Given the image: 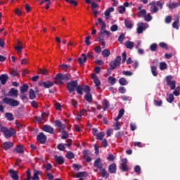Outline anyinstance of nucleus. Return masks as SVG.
<instances>
[{
    "label": "nucleus",
    "mask_w": 180,
    "mask_h": 180,
    "mask_svg": "<svg viewBox=\"0 0 180 180\" xmlns=\"http://www.w3.org/2000/svg\"><path fill=\"white\" fill-rule=\"evenodd\" d=\"M66 86L70 94H72V92L76 89L79 95H84V92L82 91L84 87L81 85H78V80L77 79L68 82Z\"/></svg>",
    "instance_id": "obj_1"
},
{
    "label": "nucleus",
    "mask_w": 180,
    "mask_h": 180,
    "mask_svg": "<svg viewBox=\"0 0 180 180\" xmlns=\"http://www.w3.org/2000/svg\"><path fill=\"white\" fill-rule=\"evenodd\" d=\"M3 103L8 105L9 106H11V108H15L16 106H19L20 105L19 101L11 98L5 97L3 98L2 101H0V112L1 113L5 112V108L4 105H2Z\"/></svg>",
    "instance_id": "obj_2"
},
{
    "label": "nucleus",
    "mask_w": 180,
    "mask_h": 180,
    "mask_svg": "<svg viewBox=\"0 0 180 180\" xmlns=\"http://www.w3.org/2000/svg\"><path fill=\"white\" fill-rule=\"evenodd\" d=\"M71 79V75L68 73H58L55 77V84L56 85H63L64 82H68Z\"/></svg>",
    "instance_id": "obj_3"
},
{
    "label": "nucleus",
    "mask_w": 180,
    "mask_h": 180,
    "mask_svg": "<svg viewBox=\"0 0 180 180\" xmlns=\"http://www.w3.org/2000/svg\"><path fill=\"white\" fill-rule=\"evenodd\" d=\"M55 126L56 127H58V129L60 133L63 134L61 136V139L63 140H67V139H68V137H70V135L68 134L67 131H65V124H63V122H61V121L56 120Z\"/></svg>",
    "instance_id": "obj_4"
},
{
    "label": "nucleus",
    "mask_w": 180,
    "mask_h": 180,
    "mask_svg": "<svg viewBox=\"0 0 180 180\" xmlns=\"http://www.w3.org/2000/svg\"><path fill=\"white\" fill-rule=\"evenodd\" d=\"M0 131L1 133H4L6 139H9L12 137V136H15L16 134V131L13 129V128H11L8 129L7 127L0 126Z\"/></svg>",
    "instance_id": "obj_5"
},
{
    "label": "nucleus",
    "mask_w": 180,
    "mask_h": 180,
    "mask_svg": "<svg viewBox=\"0 0 180 180\" xmlns=\"http://www.w3.org/2000/svg\"><path fill=\"white\" fill-rule=\"evenodd\" d=\"M82 91L85 92L86 94L84 95V99L86 101V102H89V103H92V94H91V87L89 86L86 85L82 89Z\"/></svg>",
    "instance_id": "obj_6"
},
{
    "label": "nucleus",
    "mask_w": 180,
    "mask_h": 180,
    "mask_svg": "<svg viewBox=\"0 0 180 180\" xmlns=\"http://www.w3.org/2000/svg\"><path fill=\"white\" fill-rule=\"evenodd\" d=\"M165 79L167 82V85L170 86V89H172V91H174V89H175V88L176 87V82L175 80L172 81V79H174V77L168 75L165 77Z\"/></svg>",
    "instance_id": "obj_7"
},
{
    "label": "nucleus",
    "mask_w": 180,
    "mask_h": 180,
    "mask_svg": "<svg viewBox=\"0 0 180 180\" xmlns=\"http://www.w3.org/2000/svg\"><path fill=\"white\" fill-rule=\"evenodd\" d=\"M121 61H122V57L117 56L115 60L110 62V70H116L117 67L120 66Z\"/></svg>",
    "instance_id": "obj_8"
},
{
    "label": "nucleus",
    "mask_w": 180,
    "mask_h": 180,
    "mask_svg": "<svg viewBox=\"0 0 180 180\" xmlns=\"http://www.w3.org/2000/svg\"><path fill=\"white\" fill-rule=\"evenodd\" d=\"M106 37V39H109L110 37V32L108 30H106V23L102 22L101 24V30L100 32V35L99 36H105Z\"/></svg>",
    "instance_id": "obj_9"
},
{
    "label": "nucleus",
    "mask_w": 180,
    "mask_h": 180,
    "mask_svg": "<svg viewBox=\"0 0 180 180\" xmlns=\"http://www.w3.org/2000/svg\"><path fill=\"white\" fill-rule=\"evenodd\" d=\"M147 27H148V24L144 22H139L138 23L136 32L138 33V34H141V33H143V32H144V30H146Z\"/></svg>",
    "instance_id": "obj_10"
},
{
    "label": "nucleus",
    "mask_w": 180,
    "mask_h": 180,
    "mask_svg": "<svg viewBox=\"0 0 180 180\" xmlns=\"http://www.w3.org/2000/svg\"><path fill=\"white\" fill-rule=\"evenodd\" d=\"M121 161L122 163L120 164V169L122 172H127V171H129V167H127V159L122 158Z\"/></svg>",
    "instance_id": "obj_11"
},
{
    "label": "nucleus",
    "mask_w": 180,
    "mask_h": 180,
    "mask_svg": "<svg viewBox=\"0 0 180 180\" xmlns=\"http://www.w3.org/2000/svg\"><path fill=\"white\" fill-rule=\"evenodd\" d=\"M37 139L39 141V142L41 144H44L46 141H47V136L44 134L43 132H40L37 136Z\"/></svg>",
    "instance_id": "obj_12"
},
{
    "label": "nucleus",
    "mask_w": 180,
    "mask_h": 180,
    "mask_svg": "<svg viewBox=\"0 0 180 180\" xmlns=\"http://www.w3.org/2000/svg\"><path fill=\"white\" fill-rule=\"evenodd\" d=\"M94 167L97 168L98 169H102L103 168V165L102 164V159L101 158H98L94 163Z\"/></svg>",
    "instance_id": "obj_13"
},
{
    "label": "nucleus",
    "mask_w": 180,
    "mask_h": 180,
    "mask_svg": "<svg viewBox=\"0 0 180 180\" xmlns=\"http://www.w3.org/2000/svg\"><path fill=\"white\" fill-rule=\"evenodd\" d=\"M91 78L97 88V89H99V86H101V80H99V79L98 78V76L96 75V74L94 73L91 75Z\"/></svg>",
    "instance_id": "obj_14"
},
{
    "label": "nucleus",
    "mask_w": 180,
    "mask_h": 180,
    "mask_svg": "<svg viewBox=\"0 0 180 180\" xmlns=\"http://www.w3.org/2000/svg\"><path fill=\"white\" fill-rule=\"evenodd\" d=\"M8 79H9V76L7 74H3L0 75V82L1 85H6Z\"/></svg>",
    "instance_id": "obj_15"
},
{
    "label": "nucleus",
    "mask_w": 180,
    "mask_h": 180,
    "mask_svg": "<svg viewBox=\"0 0 180 180\" xmlns=\"http://www.w3.org/2000/svg\"><path fill=\"white\" fill-rule=\"evenodd\" d=\"M8 173L10 174V176L12 178L13 180H19V176L18 175V172L15 171L13 169H11L8 171Z\"/></svg>",
    "instance_id": "obj_16"
},
{
    "label": "nucleus",
    "mask_w": 180,
    "mask_h": 180,
    "mask_svg": "<svg viewBox=\"0 0 180 180\" xmlns=\"http://www.w3.org/2000/svg\"><path fill=\"white\" fill-rule=\"evenodd\" d=\"M149 6H151L150 10L151 13H157L158 12L159 9L155 5V1H152L150 4H149Z\"/></svg>",
    "instance_id": "obj_17"
},
{
    "label": "nucleus",
    "mask_w": 180,
    "mask_h": 180,
    "mask_svg": "<svg viewBox=\"0 0 180 180\" xmlns=\"http://www.w3.org/2000/svg\"><path fill=\"white\" fill-rule=\"evenodd\" d=\"M54 160L56 161V162H57V164H59V165H63V164L65 162V160H64V158H63V156L55 155Z\"/></svg>",
    "instance_id": "obj_18"
},
{
    "label": "nucleus",
    "mask_w": 180,
    "mask_h": 180,
    "mask_svg": "<svg viewBox=\"0 0 180 180\" xmlns=\"http://www.w3.org/2000/svg\"><path fill=\"white\" fill-rule=\"evenodd\" d=\"M44 131L49 133L50 134H54V129L50 125H44L43 127Z\"/></svg>",
    "instance_id": "obj_19"
},
{
    "label": "nucleus",
    "mask_w": 180,
    "mask_h": 180,
    "mask_svg": "<svg viewBox=\"0 0 180 180\" xmlns=\"http://www.w3.org/2000/svg\"><path fill=\"white\" fill-rule=\"evenodd\" d=\"M18 94H19V91L17 89H15V88H11L8 93V96L18 98Z\"/></svg>",
    "instance_id": "obj_20"
},
{
    "label": "nucleus",
    "mask_w": 180,
    "mask_h": 180,
    "mask_svg": "<svg viewBox=\"0 0 180 180\" xmlns=\"http://www.w3.org/2000/svg\"><path fill=\"white\" fill-rule=\"evenodd\" d=\"M43 174V172L40 170L34 169V174L32 176V180H40V177H39V175Z\"/></svg>",
    "instance_id": "obj_21"
},
{
    "label": "nucleus",
    "mask_w": 180,
    "mask_h": 180,
    "mask_svg": "<svg viewBox=\"0 0 180 180\" xmlns=\"http://www.w3.org/2000/svg\"><path fill=\"white\" fill-rule=\"evenodd\" d=\"M110 12H115V8L110 7L104 12L105 20H108L110 18Z\"/></svg>",
    "instance_id": "obj_22"
},
{
    "label": "nucleus",
    "mask_w": 180,
    "mask_h": 180,
    "mask_svg": "<svg viewBox=\"0 0 180 180\" xmlns=\"http://www.w3.org/2000/svg\"><path fill=\"white\" fill-rule=\"evenodd\" d=\"M117 169V167L116 166V163H112L108 167V172L110 174H116V171Z\"/></svg>",
    "instance_id": "obj_23"
},
{
    "label": "nucleus",
    "mask_w": 180,
    "mask_h": 180,
    "mask_svg": "<svg viewBox=\"0 0 180 180\" xmlns=\"http://www.w3.org/2000/svg\"><path fill=\"white\" fill-rule=\"evenodd\" d=\"M99 172L102 178H105V179H108V178H109V173L106 172L105 168L103 167L102 169H100Z\"/></svg>",
    "instance_id": "obj_24"
},
{
    "label": "nucleus",
    "mask_w": 180,
    "mask_h": 180,
    "mask_svg": "<svg viewBox=\"0 0 180 180\" xmlns=\"http://www.w3.org/2000/svg\"><path fill=\"white\" fill-rule=\"evenodd\" d=\"M13 147V143L11 141L4 142L3 143V148L6 151L9 150L10 148H12Z\"/></svg>",
    "instance_id": "obj_25"
},
{
    "label": "nucleus",
    "mask_w": 180,
    "mask_h": 180,
    "mask_svg": "<svg viewBox=\"0 0 180 180\" xmlns=\"http://www.w3.org/2000/svg\"><path fill=\"white\" fill-rule=\"evenodd\" d=\"M124 25L127 29H133V21L128 18L124 19Z\"/></svg>",
    "instance_id": "obj_26"
},
{
    "label": "nucleus",
    "mask_w": 180,
    "mask_h": 180,
    "mask_svg": "<svg viewBox=\"0 0 180 180\" xmlns=\"http://www.w3.org/2000/svg\"><path fill=\"white\" fill-rule=\"evenodd\" d=\"M20 94H26L29 91V85L27 84H24L20 87Z\"/></svg>",
    "instance_id": "obj_27"
},
{
    "label": "nucleus",
    "mask_w": 180,
    "mask_h": 180,
    "mask_svg": "<svg viewBox=\"0 0 180 180\" xmlns=\"http://www.w3.org/2000/svg\"><path fill=\"white\" fill-rule=\"evenodd\" d=\"M82 57L78 58L77 60L79 61L80 65H84V63H86V55H85V53H82Z\"/></svg>",
    "instance_id": "obj_28"
},
{
    "label": "nucleus",
    "mask_w": 180,
    "mask_h": 180,
    "mask_svg": "<svg viewBox=\"0 0 180 180\" xmlns=\"http://www.w3.org/2000/svg\"><path fill=\"white\" fill-rule=\"evenodd\" d=\"M29 99L31 101L36 99V93L33 89H30L29 91Z\"/></svg>",
    "instance_id": "obj_29"
},
{
    "label": "nucleus",
    "mask_w": 180,
    "mask_h": 180,
    "mask_svg": "<svg viewBox=\"0 0 180 180\" xmlns=\"http://www.w3.org/2000/svg\"><path fill=\"white\" fill-rule=\"evenodd\" d=\"M105 35H99L97 38V40L99 41V43L101 44V46H103V48L105 49Z\"/></svg>",
    "instance_id": "obj_30"
},
{
    "label": "nucleus",
    "mask_w": 180,
    "mask_h": 180,
    "mask_svg": "<svg viewBox=\"0 0 180 180\" xmlns=\"http://www.w3.org/2000/svg\"><path fill=\"white\" fill-rule=\"evenodd\" d=\"M9 74H10V75H11V77H19V70H18L13 68L9 71Z\"/></svg>",
    "instance_id": "obj_31"
},
{
    "label": "nucleus",
    "mask_w": 180,
    "mask_h": 180,
    "mask_svg": "<svg viewBox=\"0 0 180 180\" xmlns=\"http://www.w3.org/2000/svg\"><path fill=\"white\" fill-rule=\"evenodd\" d=\"M51 86H54V82L51 81L44 82V87L46 89L51 88Z\"/></svg>",
    "instance_id": "obj_32"
},
{
    "label": "nucleus",
    "mask_w": 180,
    "mask_h": 180,
    "mask_svg": "<svg viewBox=\"0 0 180 180\" xmlns=\"http://www.w3.org/2000/svg\"><path fill=\"white\" fill-rule=\"evenodd\" d=\"M88 173L86 172H77L75 175V178H82L84 176H87Z\"/></svg>",
    "instance_id": "obj_33"
},
{
    "label": "nucleus",
    "mask_w": 180,
    "mask_h": 180,
    "mask_svg": "<svg viewBox=\"0 0 180 180\" xmlns=\"http://www.w3.org/2000/svg\"><path fill=\"white\" fill-rule=\"evenodd\" d=\"M5 117L7 118V120L9 122H12V120H14L13 114L11 112H6L5 113Z\"/></svg>",
    "instance_id": "obj_34"
},
{
    "label": "nucleus",
    "mask_w": 180,
    "mask_h": 180,
    "mask_svg": "<svg viewBox=\"0 0 180 180\" xmlns=\"http://www.w3.org/2000/svg\"><path fill=\"white\" fill-rule=\"evenodd\" d=\"M172 27L173 29L179 30V18H178L177 20L172 23Z\"/></svg>",
    "instance_id": "obj_35"
},
{
    "label": "nucleus",
    "mask_w": 180,
    "mask_h": 180,
    "mask_svg": "<svg viewBox=\"0 0 180 180\" xmlns=\"http://www.w3.org/2000/svg\"><path fill=\"white\" fill-rule=\"evenodd\" d=\"M96 137L97 140H103V138L105 137V132L101 131L100 133H98L97 134H96Z\"/></svg>",
    "instance_id": "obj_36"
},
{
    "label": "nucleus",
    "mask_w": 180,
    "mask_h": 180,
    "mask_svg": "<svg viewBox=\"0 0 180 180\" xmlns=\"http://www.w3.org/2000/svg\"><path fill=\"white\" fill-rule=\"evenodd\" d=\"M125 46H126L127 49H129V50H131L133 49V47H134V43H133L132 41H127L125 42Z\"/></svg>",
    "instance_id": "obj_37"
},
{
    "label": "nucleus",
    "mask_w": 180,
    "mask_h": 180,
    "mask_svg": "<svg viewBox=\"0 0 180 180\" xmlns=\"http://www.w3.org/2000/svg\"><path fill=\"white\" fill-rule=\"evenodd\" d=\"M119 82H120V85H123V86L128 85V84H129V82H127V80L124 77H121L119 79Z\"/></svg>",
    "instance_id": "obj_38"
},
{
    "label": "nucleus",
    "mask_w": 180,
    "mask_h": 180,
    "mask_svg": "<svg viewBox=\"0 0 180 180\" xmlns=\"http://www.w3.org/2000/svg\"><path fill=\"white\" fill-rule=\"evenodd\" d=\"M108 84H110V85H115L116 84V78L110 76L108 79Z\"/></svg>",
    "instance_id": "obj_39"
},
{
    "label": "nucleus",
    "mask_w": 180,
    "mask_h": 180,
    "mask_svg": "<svg viewBox=\"0 0 180 180\" xmlns=\"http://www.w3.org/2000/svg\"><path fill=\"white\" fill-rule=\"evenodd\" d=\"M15 151L16 153H18V154H22V153H23V146L22 145H18L17 146V147L15 148Z\"/></svg>",
    "instance_id": "obj_40"
},
{
    "label": "nucleus",
    "mask_w": 180,
    "mask_h": 180,
    "mask_svg": "<svg viewBox=\"0 0 180 180\" xmlns=\"http://www.w3.org/2000/svg\"><path fill=\"white\" fill-rule=\"evenodd\" d=\"M147 15V11L145 9L141 10L138 13L139 18H144Z\"/></svg>",
    "instance_id": "obj_41"
},
{
    "label": "nucleus",
    "mask_w": 180,
    "mask_h": 180,
    "mask_svg": "<svg viewBox=\"0 0 180 180\" xmlns=\"http://www.w3.org/2000/svg\"><path fill=\"white\" fill-rule=\"evenodd\" d=\"M150 70L153 77H157V75H158V72H157V66H152Z\"/></svg>",
    "instance_id": "obj_42"
},
{
    "label": "nucleus",
    "mask_w": 180,
    "mask_h": 180,
    "mask_svg": "<svg viewBox=\"0 0 180 180\" xmlns=\"http://www.w3.org/2000/svg\"><path fill=\"white\" fill-rule=\"evenodd\" d=\"M103 110H106V109H108V108H109V101H108L107 99H105L103 101Z\"/></svg>",
    "instance_id": "obj_43"
},
{
    "label": "nucleus",
    "mask_w": 180,
    "mask_h": 180,
    "mask_svg": "<svg viewBox=\"0 0 180 180\" xmlns=\"http://www.w3.org/2000/svg\"><path fill=\"white\" fill-rule=\"evenodd\" d=\"M143 18L146 22H151L153 20V16L150 13L146 14Z\"/></svg>",
    "instance_id": "obj_44"
},
{
    "label": "nucleus",
    "mask_w": 180,
    "mask_h": 180,
    "mask_svg": "<svg viewBox=\"0 0 180 180\" xmlns=\"http://www.w3.org/2000/svg\"><path fill=\"white\" fill-rule=\"evenodd\" d=\"M102 56L104 58L109 57L110 56V51L109 49H105L102 51Z\"/></svg>",
    "instance_id": "obj_45"
},
{
    "label": "nucleus",
    "mask_w": 180,
    "mask_h": 180,
    "mask_svg": "<svg viewBox=\"0 0 180 180\" xmlns=\"http://www.w3.org/2000/svg\"><path fill=\"white\" fill-rule=\"evenodd\" d=\"M66 158H68V160H72L73 158H75V155H74V153L71 152V151H68L66 153Z\"/></svg>",
    "instance_id": "obj_46"
},
{
    "label": "nucleus",
    "mask_w": 180,
    "mask_h": 180,
    "mask_svg": "<svg viewBox=\"0 0 180 180\" xmlns=\"http://www.w3.org/2000/svg\"><path fill=\"white\" fill-rule=\"evenodd\" d=\"M116 122L114 123L113 127L114 130H120V123H119V120H116Z\"/></svg>",
    "instance_id": "obj_47"
},
{
    "label": "nucleus",
    "mask_w": 180,
    "mask_h": 180,
    "mask_svg": "<svg viewBox=\"0 0 180 180\" xmlns=\"http://www.w3.org/2000/svg\"><path fill=\"white\" fill-rule=\"evenodd\" d=\"M123 115H124V109H120L119 110L118 115L116 118L117 120H119V119H122L123 117Z\"/></svg>",
    "instance_id": "obj_48"
},
{
    "label": "nucleus",
    "mask_w": 180,
    "mask_h": 180,
    "mask_svg": "<svg viewBox=\"0 0 180 180\" xmlns=\"http://www.w3.org/2000/svg\"><path fill=\"white\" fill-rule=\"evenodd\" d=\"M160 70L161 71H164V70H167V63L165 62H161L160 63Z\"/></svg>",
    "instance_id": "obj_49"
},
{
    "label": "nucleus",
    "mask_w": 180,
    "mask_h": 180,
    "mask_svg": "<svg viewBox=\"0 0 180 180\" xmlns=\"http://www.w3.org/2000/svg\"><path fill=\"white\" fill-rule=\"evenodd\" d=\"M126 37V34H124V33H122L119 37H118V41L122 44V43H123L124 39Z\"/></svg>",
    "instance_id": "obj_50"
},
{
    "label": "nucleus",
    "mask_w": 180,
    "mask_h": 180,
    "mask_svg": "<svg viewBox=\"0 0 180 180\" xmlns=\"http://www.w3.org/2000/svg\"><path fill=\"white\" fill-rule=\"evenodd\" d=\"M174 99L175 98L174 97V94H169L167 98V101L169 102V103H172Z\"/></svg>",
    "instance_id": "obj_51"
},
{
    "label": "nucleus",
    "mask_w": 180,
    "mask_h": 180,
    "mask_svg": "<svg viewBox=\"0 0 180 180\" xmlns=\"http://www.w3.org/2000/svg\"><path fill=\"white\" fill-rule=\"evenodd\" d=\"M158 47V46L157 45V44H152L150 46V51H157Z\"/></svg>",
    "instance_id": "obj_52"
},
{
    "label": "nucleus",
    "mask_w": 180,
    "mask_h": 180,
    "mask_svg": "<svg viewBox=\"0 0 180 180\" xmlns=\"http://www.w3.org/2000/svg\"><path fill=\"white\" fill-rule=\"evenodd\" d=\"M118 12L120 14L124 13V12H126V7H124L123 6H120L118 7Z\"/></svg>",
    "instance_id": "obj_53"
},
{
    "label": "nucleus",
    "mask_w": 180,
    "mask_h": 180,
    "mask_svg": "<svg viewBox=\"0 0 180 180\" xmlns=\"http://www.w3.org/2000/svg\"><path fill=\"white\" fill-rule=\"evenodd\" d=\"M179 5V3H172L169 5V8H170V9H175V8H178Z\"/></svg>",
    "instance_id": "obj_54"
},
{
    "label": "nucleus",
    "mask_w": 180,
    "mask_h": 180,
    "mask_svg": "<svg viewBox=\"0 0 180 180\" xmlns=\"http://www.w3.org/2000/svg\"><path fill=\"white\" fill-rule=\"evenodd\" d=\"M123 136H124V131H118L115 134V137H117V139H122V137H123Z\"/></svg>",
    "instance_id": "obj_55"
},
{
    "label": "nucleus",
    "mask_w": 180,
    "mask_h": 180,
    "mask_svg": "<svg viewBox=\"0 0 180 180\" xmlns=\"http://www.w3.org/2000/svg\"><path fill=\"white\" fill-rule=\"evenodd\" d=\"M20 98L22 102H27L28 101L27 96L25 94L20 95Z\"/></svg>",
    "instance_id": "obj_56"
},
{
    "label": "nucleus",
    "mask_w": 180,
    "mask_h": 180,
    "mask_svg": "<svg viewBox=\"0 0 180 180\" xmlns=\"http://www.w3.org/2000/svg\"><path fill=\"white\" fill-rule=\"evenodd\" d=\"M134 172H136V174H140L141 172V167H140L139 165L135 166Z\"/></svg>",
    "instance_id": "obj_57"
},
{
    "label": "nucleus",
    "mask_w": 180,
    "mask_h": 180,
    "mask_svg": "<svg viewBox=\"0 0 180 180\" xmlns=\"http://www.w3.org/2000/svg\"><path fill=\"white\" fill-rule=\"evenodd\" d=\"M39 74H42V75H47L49 70L46 69H39Z\"/></svg>",
    "instance_id": "obj_58"
},
{
    "label": "nucleus",
    "mask_w": 180,
    "mask_h": 180,
    "mask_svg": "<svg viewBox=\"0 0 180 180\" xmlns=\"http://www.w3.org/2000/svg\"><path fill=\"white\" fill-rule=\"evenodd\" d=\"M172 21V17L171 15L166 16L165 19V23L169 24Z\"/></svg>",
    "instance_id": "obj_59"
},
{
    "label": "nucleus",
    "mask_w": 180,
    "mask_h": 180,
    "mask_svg": "<svg viewBox=\"0 0 180 180\" xmlns=\"http://www.w3.org/2000/svg\"><path fill=\"white\" fill-rule=\"evenodd\" d=\"M57 148L60 151H64V150H65V146H64V144L60 143L58 145Z\"/></svg>",
    "instance_id": "obj_60"
},
{
    "label": "nucleus",
    "mask_w": 180,
    "mask_h": 180,
    "mask_svg": "<svg viewBox=\"0 0 180 180\" xmlns=\"http://www.w3.org/2000/svg\"><path fill=\"white\" fill-rule=\"evenodd\" d=\"M91 40V36H87L85 38L84 40V43L87 45V46H91V42L89 41Z\"/></svg>",
    "instance_id": "obj_61"
},
{
    "label": "nucleus",
    "mask_w": 180,
    "mask_h": 180,
    "mask_svg": "<svg viewBox=\"0 0 180 180\" xmlns=\"http://www.w3.org/2000/svg\"><path fill=\"white\" fill-rule=\"evenodd\" d=\"M120 94H126V88L124 86H120L118 89Z\"/></svg>",
    "instance_id": "obj_62"
},
{
    "label": "nucleus",
    "mask_w": 180,
    "mask_h": 180,
    "mask_svg": "<svg viewBox=\"0 0 180 180\" xmlns=\"http://www.w3.org/2000/svg\"><path fill=\"white\" fill-rule=\"evenodd\" d=\"M101 145L103 146V147H104V148H106V147H108V140L106 139H104L101 142Z\"/></svg>",
    "instance_id": "obj_63"
},
{
    "label": "nucleus",
    "mask_w": 180,
    "mask_h": 180,
    "mask_svg": "<svg viewBox=\"0 0 180 180\" xmlns=\"http://www.w3.org/2000/svg\"><path fill=\"white\" fill-rule=\"evenodd\" d=\"M46 176L48 180H54V175L51 174V173H46Z\"/></svg>",
    "instance_id": "obj_64"
}]
</instances>
